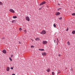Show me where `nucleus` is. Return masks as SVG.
I'll use <instances>...</instances> for the list:
<instances>
[{
  "label": "nucleus",
  "mask_w": 75,
  "mask_h": 75,
  "mask_svg": "<svg viewBox=\"0 0 75 75\" xmlns=\"http://www.w3.org/2000/svg\"><path fill=\"white\" fill-rule=\"evenodd\" d=\"M25 19L26 21H30V18L28 16H26L25 18Z\"/></svg>",
  "instance_id": "nucleus-1"
},
{
  "label": "nucleus",
  "mask_w": 75,
  "mask_h": 75,
  "mask_svg": "<svg viewBox=\"0 0 75 75\" xmlns=\"http://www.w3.org/2000/svg\"><path fill=\"white\" fill-rule=\"evenodd\" d=\"M48 43V42L46 41H43L42 42V43L44 45H45V44H47Z\"/></svg>",
  "instance_id": "nucleus-2"
},
{
  "label": "nucleus",
  "mask_w": 75,
  "mask_h": 75,
  "mask_svg": "<svg viewBox=\"0 0 75 75\" xmlns=\"http://www.w3.org/2000/svg\"><path fill=\"white\" fill-rule=\"evenodd\" d=\"M41 34H45L46 33V31L45 30H43L41 32Z\"/></svg>",
  "instance_id": "nucleus-3"
},
{
  "label": "nucleus",
  "mask_w": 75,
  "mask_h": 75,
  "mask_svg": "<svg viewBox=\"0 0 75 75\" xmlns=\"http://www.w3.org/2000/svg\"><path fill=\"white\" fill-rule=\"evenodd\" d=\"M9 11H10V12H11V13H15V12L14 11L13 9H9Z\"/></svg>",
  "instance_id": "nucleus-4"
},
{
  "label": "nucleus",
  "mask_w": 75,
  "mask_h": 75,
  "mask_svg": "<svg viewBox=\"0 0 75 75\" xmlns=\"http://www.w3.org/2000/svg\"><path fill=\"white\" fill-rule=\"evenodd\" d=\"M42 55H43V56H45L46 55H47V53L45 52H44L42 53Z\"/></svg>",
  "instance_id": "nucleus-5"
},
{
  "label": "nucleus",
  "mask_w": 75,
  "mask_h": 75,
  "mask_svg": "<svg viewBox=\"0 0 75 75\" xmlns=\"http://www.w3.org/2000/svg\"><path fill=\"white\" fill-rule=\"evenodd\" d=\"M45 4V1L43 2L40 4L39 6H42V5H43V4Z\"/></svg>",
  "instance_id": "nucleus-6"
},
{
  "label": "nucleus",
  "mask_w": 75,
  "mask_h": 75,
  "mask_svg": "<svg viewBox=\"0 0 75 75\" xmlns=\"http://www.w3.org/2000/svg\"><path fill=\"white\" fill-rule=\"evenodd\" d=\"M6 70L7 71H10V67H6Z\"/></svg>",
  "instance_id": "nucleus-7"
},
{
  "label": "nucleus",
  "mask_w": 75,
  "mask_h": 75,
  "mask_svg": "<svg viewBox=\"0 0 75 75\" xmlns=\"http://www.w3.org/2000/svg\"><path fill=\"white\" fill-rule=\"evenodd\" d=\"M60 13L59 12H57L56 14V16H59V15H60Z\"/></svg>",
  "instance_id": "nucleus-8"
},
{
  "label": "nucleus",
  "mask_w": 75,
  "mask_h": 75,
  "mask_svg": "<svg viewBox=\"0 0 75 75\" xmlns=\"http://www.w3.org/2000/svg\"><path fill=\"white\" fill-rule=\"evenodd\" d=\"M6 50H3L2 51V52H3V53H4V54H6Z\"/></svg>",
  "instance_id": "nucleus-9"
},
{
  "label": "nucleus",
  "mask_w": 75,
  "mask_h": 75,
  "mask_svg": "<svg viewBox=\"0 0 75 75\" xmlns=\"http://www.w3.org/2000/svg\"><path fill=\"white\" fill-rule=\"evenodd\" d=\"M67 45L69 46H70V42L68 41L67 42Z\"/></svg>",
  "instance_id": "nucleus-10"
},
{
  "label": "nucleus",
  "mask_w": 75,
  "mask_h": 75,
  "mask_svg": "<svg viewBox=\"0 0 75 75\" xmlns=\"http://www.w3.org/2000/svg\"><path fill=\"white\" fill-rule=\"evenodd\" d=\"M46 71H47L48 72H49L50 71V69H47Z\"/></svg>",
  "instance_id": "nucleus-11"
},
{
  "label": "nucleus",
  "mask_w": 75,
  "mask_h": 75,
  "mask_svg": "<svg viewBox=\"0 0 75 75\" xmlns=\"http://www.w3.org/2000/svg\"><path fill=\"white\" fill-rule=\"evenodd\" d=\"M16 22V20H13L12 21V23H15Z\"/></svg>",
  "instance_id": "nucleus-12"
},
{
  "label": "nucleus",
  "mask_w": 75,
  "mask_h": 75,
  "mask_svg": "<svg viewBox=\"0 0 75 75\" xmlns=\"http://www.w3.org/2000/svg\"><path fill=\"white\" fill-rule=\"evenodd\" d=\"M35 40H36V41H39V40H40V38H36Z\"/></svg>",
  "instance_id": "nucleus-13"
},
{
  "label": "nucleus",
  "mask_w": 75,
  "mask_h": 75,
  "mask_svg": "<svg viewBox=\"0 0 75 75\" xmlns=\"http://www.w3.org/2000/svg\"><path fill=\"white\" fill-rule=\"evenodd\" d=\"M57 41L56 42L57 45H58V42H59V40H58V38H57Z\"/></svg>",
  "instance_id": "nucleus-14"
},
{
  "label": "nucleus",
  "mask_w": 75,
  "mask_h": 75,
  "mask_svg": "<svg viewBox=\"0 0 75 75\" xmlns=\"http://www.w3.org/2000/svg\"><path fill=\"white\" fill-rule=\"evenodd\" d=\"M72 34H75V30H73L72 31Z\"/></svg>",
  "instance_id": "nucleus-15"
},
{
  "label": "nucleus",
  "mask_w": 75,
  "mask_h": 75,
  "mask_svg": "<svg viewBox=\"0 0 75 75\" xmlns=\"http://www.w3.org/2000/svg\"><path fill=\"white\" fill-rule=\"evenodd\" d=\"M39 50H40V51H44V49H39Z\"/></svg>",
  "instance_id": "nucleus-16"
},
{
  "label": "nucleus",
  "mask_w": 75,
  "mask_h": 75,
  "mask_svg": "<svg viewBox=\"0 0 75 75\" xmlns=\"http://www.w3.org/2000/svg\"><path fill=\"white\" fill-rule=\"evenodd\" d=\"M3 5V3L2 2L0 1V6H2Z\"/></svg>",
  "instance_id": "nucleus-17"
},
{
  "label": "nucleus",
  "mask_w": 75,
  "mask_h": 75,
  "mask_svg": "<svg viewBox=\"0 0 75 75\" xmlns=\"http://www.w3.org/2000/svg\"><path fill=\"white\" fill-rule=\"evenodd\" d=\"M13 18H17V16H13Z\"/></svg>",
  "instance_id": "nucleus-18"
},
{
  "label": "nucleus",
  "mask_w": 75,
  "mask_h": 75,
  "mask_svg": "<svg viewBox=\"0 0 75 75\" xmlns=\"http://www.w3.org/2000/svg\"><path fill=\"white\" fill-rule=\"evenodd\" d=\"M19 30L20 31H22V28H19Z\"/></svg>",
  "instance_id": "nucleus-19"
},
{
  "label": "nucleus",
  "mask_w": 75,
  "mask_h": 75,
  "mask_svg": "<svg viewBox=\"0 0 75 75\" xmlns=\"http://www.w3.org/2000/svg\"><path fill=\"white\" fill-rule=\"evenodd\" d=\"M60 72H61V71L60 70H58V74H59L60 73Z\"/></svg>",
  "instance_id": "nucleus-20"
},
{
  "label": "nucleus",
  "mask_w": 75,
  "mask_h": 75,
  "mask_svg": "<svg viewBox=\"0 0 75 75\" xmlns=\"http://www.w3.org/2000/svg\"><path fill=\"white\" fill-rule=\"evenodd\" d=\"M9 59L11 61H12V59H11V58L9 57Z\"/></svg>",
  "instance_id": "nucleus-21"
},
{
  "label": "nucleus",
  "mask_w": 75,
  "mask_h": 75,
  "mask_svg": "<svg viewBox=\"0 0 75 75\" xmlns=\"http://www.w3.org/2000/svg\"><path fill=\"white\" fill-rule=\"evenodd\" d=\"M71 14H72V16H75V13H72Z\"/></svg>",
  "instance_id": "nucleus-22"
},
{
  "label": "nucleus",
  "mask_w": 75,
  "mask_h": 75,
  "mask_svg": "<svg viewBox=\"0 0 75 75\" xmlns=\"http://www.w3.org/2000/svg\"><path fill=\"white\" fill-rule=\"evenodd\" d=\"M52 75H55V73H54V72H52Z\"/></svg>",
  "instance_id": "nucleus-23"
},
{
  "label": "nucleus",
  "mask_w": 75,
  "mask_h": 75,
  "mask_svg": "<svg viewBox=\"0 0 75 75\" xmlns=\"http://www.w3.org/2000/svg\"><path fill=\"white\" fill-rule=\"evenodd\" d=\"M59 20H62V17L59 18Z\"/></svg>",
  "instance_id": "nucleus-24"
},
{
  "label": "nucleus",
  "mask_w": 75,
  "mask_h": 75,
  "mask_svg": "<svg viewBox=\"0 0 75 75\" xmlns=\"http://www.w3.org/2000/svg\"><path fill=\"white\" fill-rule=\"evenodd\" d=\"M53 26L54 27H56V25H55V24H54L53 25Z\"/></svg>",
  "instance_id": "nucleus-25"
},
{
  "label": "nucleus",
  "mask_w": 75,
  "mask_h": 75,
  "mask_svg": "<svg viewBox=\"0 0 75 75\" xmlns=\"http://www.w3.org/2000/svg\"><path fill=\"white\" fill-rule=\"evenodd\" d=\"M24 31V33H26L27 32V30H25Z\"/></svg>",
  "instance_id": "nucleus-26"
},
{
  "label": "nucleus",
  "mask_w": 75,
  "mask_h": 75,
  "mask_svg": "<svg viewBox=\"0 0 75 75\" xmlns=\"http://www.w3.org/2000/svg\"><path fill=\"white\" fill-rule=\"evenodd\" d=\"M4 39H5V38H4V37H3L2 38V40H4Z\"/></svg>",
  "instance_id": "nucleus-27"
},
{
  "label": "nucleus",
  "mask_w": 75,
  "mask_h": 75,
  "mask_svg": "<svg viewBox=\"0 0 75 75\" xmlns=\"http://www.w3.org/2000/svg\"><path fill=\"white\" fill-rule=\"evenodd\" d=\"M54 42L55 44H56V40H54Z\"/></svg>",
  "instance_id": "nucleus-28"
},
{
  "label": "nucleus",
  "mask_w": 75,
  "mask_h": 75,
  "mask_svg": "<svg viewBox=\"0 0 75 75\" xmlns=\"http://www.w3.org/2000/svg\"><path fill=\"white\" fill-rule=\"evenodd\" d=\"M31 48H34V46H31Z\"/></svg>",
  "instance_id": "nucleus-29"
},
{
  "label": "nucleus",
  "mask_w": 75,
  "mask_h": 75,
  "mask_svg": "<svg viewBox=\"0 0 75 75\" xmlns=\"http://www.w3.org/2000/svg\"><path fill=\"white\" fill-rule=\"evenodd\" d=\"M61 8H59L58 9V11H59V10H61Z\"/></svg>",
  "instance_id": "nucleus-30"
},
{
  "label": "nucleus",
  "mask_w": 75,
  "mask_h": 75,
  "mask_svg": "<svg viewBox=\"0 0 75 75\" xmlns=\"http://www.w3.org/2000/svg\"><path fill=\"white\" fill-rule=\"evenodd\" d=\"M61 56V54H58V56L60 57Z\"/></svg>",
  "instance_id": "nucleus-31"
},
{
  "label": "nucleus",
  "mask_w": 75,
  "mask_h": 75,
  "mask_svg": "<svg viewBox=\"0 0 75 75\" xmlns=\"http://www.w3.org/2000/svg\"><path fill=\"white\" fill-rule=\"evenodd\" d=\"M13 57V54L11 55V57L12 58Z\"/></svg>",
  "instance_id": "nucleus-32"
},
{
  "label": "nucleus",
  "mask_w": 75,
  "mask_h": 75,
  "mask_svg": "<svg viewBox=\"0 0 75 75\" xmlns=\"http://www.w3.org/2000/svg\"><path fill=\"white\" fill-rule=\"evenodd\" d=\"M71 71H72H72H73V70L72 69H71Z\"/></svg>",
  "instance_id": "nucleus-33"
},
{
  "label": "nucleus",
  "mask_w": 75,
  "mask_h": 75,
  "mask_svg": "<svg viewBox=\"0 0 75 75\" xmlns=\"http://www.w3.org/2000/svg\"><path fill=\"white\" fill-rule=\"evenodd\" d=\"M11 69H13V67H11Z\"/></svg>",
  "instance_id": "nucleus-34"
},
{
  "label": "nucleus",
  "mask_w": 75,
  "mask_h": 75,
  "mask_svg": "<svg viewBox=\"0 0 75 75\" xmlns=\"http://www.w3.org/2000/svg\"><path fill=\"white\" fill-rule=\"evenodd\" d=\"M41 8H39V10H41Z\"/></svg>",
  "instance_id": "nucleus-35"
},
{
  "label": "nucleus",
  "mask_w": 75,
  "mask_h": 75,
  "mask_svg": "<svg viewBox=\"0 0 75 75\" xmlns=\"http://www.w3.org/2000/svg\"><path fill=\"white\" fill-rule=\"evenodd\" d=\"M12 75H16V74H12Z\"/></svg>",
  "instance_id": "nucleus-36"
},
{
  "label": "nucleus",
  "mask_w": 75,
  "mask_h": 75,
  "mask_svg": "<svg viewBox=\"0 0 75 75\" xmlns=\"http://www.w3.org/2000/svg\"><path fill=\"white\" fill-rule=\"evenodd\" d=\"M68 31V29H67V30H66V31Z\"/></svg>",
  "instance_id": "nucleus-37"
},
{
  "label": "nucleus",
  "mask_w": 75,
  "mask_h": 75,
  "mask_svg": "<svg viewBox=\"0 0 75 75\" xmlns=\"http://www.w3.org/2000/svg\"><path fill=\"white\" fill-rule=\"evenodd\" d=\"M58 5H59H59H60V4H58Z\"/></svg>",
  "instance_id": "nucleus-38"
},
{
  "label": "nucleus",
  "mask_w": 75,
  "mask_h": 75,
  "mask_svg": "<svg viewBox=\"0 0 75 75\" xmlns=\"http://www.w3.org/2000/svg\"><path fill=\"white\" fill-rule=\"evenodd\" d=\"M20 44H21V42H19Z\"/></svg>",
  "instance_id": "nucleus-39"
},
{
  "label": "nucleus",
  "mask_w": 75,
  "mask_h": 75,
  "mask_svg": "<svg viewBox=\"0 0 75 75\" xmlns=\"http://www.w3.org/2000/svg\"><path fill=\"white\" fill-rule=\"evenodd\" d=\"M1 67H0V68H1Z\"/></svg>",
  "instance_id": "nucleus-40"
}]
</instances>
